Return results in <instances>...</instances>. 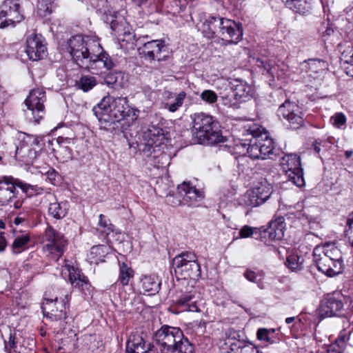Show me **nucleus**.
<instances>
[{"mask_svg":"<svg viewBox=\"0 0 353 353\" xmlns=\"http://www.w3.org/2000/svg\"><path fill=\"white\" fill-rule=\"evenodd\" d=\"M313 255L316 256L327 257L335 261H343L342 253L334 243H326L315 247Z\"/></svg>","mask_w":353,"mask_h":353,"instance_id":"24","label":"nucleus"},{"mask_svg":"<svg viewBox=\"0 0 353 353\" xmlns=\"http://www.w3.org/2000/svg\"><path fill=\"white\" fill-rule=\"evenodd\" d=\"M248 131L252 138L250 140L249 144L236 145V150L240 154H245L247 152L250 158L262 159H265L272 154L274 149L273 140L263 128L261 129L254 124L250 126Z\"/></svg>","mask_w":353,"mask_h":353,"instance_id":"3","label":"nucleus"},{"mask_svg":"<svg viewBox=\"0 0 353 353\" xmlns=\"http://www.w3.org/2000/svg\"><path fill=\"white\" fill-rule=\"evenodd\" d=\"M340 60L347 74L353 77V49L350 46L345 49L341 53Z\"/></svg>","mask_w":353,"mask_h":353,"instance_id":"35","label":"nucleus"},{"mask_svg":"<svg viewBox=\"0 0 353 353\" xmlns=\"http://www.w3.org/2000/svg\"><path fill=\"white\" fill-rule=\"evenodd\" d=\"M46 92L43 88L32 89L25 101L28 108L26 117L30 121L39 123L45 114Z\"/></svg>","mask_w":353,"mask_h":353,"instance_id":"8","label":"nucleus"},{"mask_svg":"<svg viewBox=\"0 0 353 353\" xmlns=\"http://www.w3.org/2000/svg\"><path fill=\"white\" fill-rule=\"evenodd\" d=\"M282 170L289 179L298 187L305 185L303 169L301 167L300 157L295 154H288L280 159Z\"/></svg>","mask_w":353,"mask_h":353,"instance_id":"11","label":"nucleus"},{"mask_svg":"<svg viewBox=\"0 0 353 353\" xmlns=\"http://www.w3.org/2000/svg\"><path fill=\"white\" fill-rule=\"evenodd\" d=\"M46 176H47V179L52 184H55L57 178L58 176V174L54 170H53V169L49 170L46 173Z\"/></svg>","mask_w":353,"mask_h":353,"instance_id":"55","label":"nucleus"},{"mask_svg":"<svg viewBox=\"0 0 353 353\" xmlns=\"http://www.w3.org/2000/svg\"><path fill=\"white\" fill-rule=\"evenodd\" d=\"M331 121H332L334 125L340 128L341 125L345 123L346 118L343 114L337 113L331 117Z\"/></svg>","mask_w":353,"mask_h":353,"instance_id":"49","label":"nucleus"},{"mask_svg":"<svg viewBox=\"0 0 353 353\" xmlns=\"http://www.w3.org/2000/svg\"><path fill=\"white\" fill-rule=\"evenodd\" d=\"M192 132L201 141L209 144L222 142L223 137L219 129V125L213 118L203 112L192 116Z\"/></svg>","mask_w":353,"mask_h":353,"instance_id":"5","label":"nucleus"},{"mask_svg":"<svg viewBox=\"0 0 353 353\" xmlns=\"http://www.w3.org/2000/svg\"><path fill=\"white\" fill-rule=\"evenodd\" d=\"M209 29L212 34L219 32L223 39L229 43H236L243 35V29L241 23L223 18L211 17L208 20Z\"/></svg>","mask_w":353,"mask_h":353,"instance_id":"7","label":"nucleus"},{"mask_svg":"<svg viewBox=\"0 0 353 353\" xmlns=\"http://www.w3.org/2000/svg\"><path fill=\"white\" fill-rule=\"evenodd\" d=\"M126 97H114L110 95L104 97L97 106L93 108V112L100 121L115 123L130 117L131 120L137 119L134 110L131 109Z\"/></svg>","mask_w":353,"mask_h":353,"instance_id":"1","label":"nucleus"},{"mask_svg":"<svg viewBox=\"0 0 353 353\" xmlns=\"http://www.w3.org/2000/svg\"><path fill=\"white\" fill-rule=\"evenodd\" d=\"M121 77V74L119 72H109L104 79L105 83L110 86L116 87L119 85V79Z\"/></svg>","mask_w":353,"mask_h":353,"instance_id":"45","label":"nucleus"},{"mask_svg":"<svg viewBox=\"0 0 353 353\" xmlns=\"http://www.w3.org/2000/svg\"><path fill=\"white\" fill-rule=\"evenodd\" d=\"M303 259L297 254H291L287 258L286 265L292 270H299L303 268Z\"/></svg>","mask_w":353,"mask_h":353,"instance_id":"42","label":"nucleus"},{"mask_svg":"<svg viewBox=\"0 0 353 353\" xmlns=\"http://www.w3.org/2000/svg\"><path fill=\"white\" fill-rule=\"evenodd\" d=\"M133 276V270L128 267L126 263H123L119 268L118 281L120 282L122 285H127L130 279L132 278Z\"/></svg>","mask_w":353,"mask_h":353,"instance_id":"38","label":"nucleus"},{"mask_svg":"<svg viewBox=\"0 0 353 353\" xmlns=\"http://www.w3.org/2000/svg\"><path fill=\"white\" fill-rule=\"evenodd\" d=\"M104 247L103 245L94 246L91 248L90 255H97L103 252Z\"/></svg>","mask_w":353,"mask_h":353,"instance_id":"58","label":"nucleus"},{"mask_svg":"<svg viewBox=\"0 0 353 353\" xmlns=\"http://www.w3.org/2000/svg\"><path fill=\"white\" fill-rule=\"evenodd\" d=\"M111 28L115 31L117 33H118L119 34H120V33L123 31V34H128L130 35V31L128 30H125V28H124L123 29L121 28L122 27V25H119L118 22L117 21H112L111 23Z\"/></svg>","mask_w":353,"mask_h":353,"instance_id":"53","label":"nucleus"},{"mask_svg":"<svg viewBox=\"0 0 353 353\" xmlns=\"http://www.w3.org/2000/svg\"><path fill=\"white\" fill-rule=\"evenodd\" d=\"M175 274L180 276L182 285L195 283L201 276V268L196 254L184 252L176 256L172 261Z\"/></svg>","mask_w":353,"mask_h":353,"instance_id":"4","label":"nucleus"},{"mask_svg":"<svg viewBox=\"0 0 353 353\" xmlns=\"http://www.w3.org/2000/svg\"><path fill=\"white\" fill-rule=\"evenodd\" d=\"M25 142L26 143H30L31 145H37L39 143V139L37 137L28 136V140ZM15 154L17 157L22 159L23 161H28L37 157V151L30 147L28 144L21 143L19 146L17 147Z\"/></svg>","mask_w":353,"mask_h":353,"instance_id":"25","label":"nucleus"},{"mask_svg":"<svg viewBox=\"0 0 353 353\" xmlns=\"http://www.w3.org/2000/svg\"><path fill=\"white\" fill-rule=\"evenodd\" d=\"M241 203L246 206L256 207L261 204L259 197L255 195V192L253 190L248 191L242 197Z\"/></svg>","mask_w":353,"mask_h":353,"instance_id":"39","label":"nucleus"},{"mask_svg":"<svg viewBox=\"0 0 353 353\" xmlns=\"http://www.w3.org/2000/svg\"><path fill=\"white\" fill-rule=\"evenodd\" d=\"M154 346L139 335L130 336L126 345L127 353H155Z\"/></svg>","mask_w":353,"mask_h":353,"instance_id":"22","label":"nucleus"},{"mask_svg":"<svg viewBox=\"0 0 353 353\" xmlns=\"http://www.w3.org/2000/svg\"><path fill=\"white\" fill-rule=\"evenodd\" d=\"M30 241V236L29 233L23 232L17 234L11 246L12 252L19 254L25 250Z\"/></svg>","mask_w":353,"mask_h":353,"instance_id":"34","label":"nucleus"},{"mask_svg":"<svg viewBox=\"0 0 353 353\" xmlns=\"http://www.w3.org/2000/svg\"><path fill=\"white\" fill-rule=\"evenodd\" d=\"M185 97V93L184 92H179L176 94L173 103H166L165 104V108L171 112H176L182 105Z\"/></svg>","mask_w":353,"mask_h":353,"instance_id":"43","label":"nucleus"},{"mask_svg":"<svg viewBox=\"0 0 353 353\" xmlns=\"http://www.w3.org/2000/svg\"><path fill=\"white\" fill-rule=\"evenodd\" d=\"M71 139L59 137L57 139V146L54 148V156L61 162H67L72 158L71 149L67 145L70 143Z\"/></svg>","mask_w":353,"mask_h":353,"instance_id":"28","label":"nucleus"},{"mask_svg":"<svg viewBox=\"0 0 353 353\" xmlns=\"http://www.w3.org/2000/svg\"><path fill=\"white\" fill-rule=\"evenodd\" d=\"M72 285L81 290H88L90 286L88 280L84 275Z\"/></svg>","mask_w":353,"mask_h":353,"instance_id":"50","label":"nucleus"},{"mask_svg":"<svg viewBox=\"0 0 353 353\" xmlns=\"http://www.w3.org/2000/svg\"><path fill=\"white\" fill-rule=\"evenodd\" d=\"M194 284L190 283L182 285L180 292L176 295V299L174 300L176 305L184 307V310L190 312L198 311L195 300L196 292L194 286Z\"/></svg>","mask_w":353,"mask_h":353,"instance_id":"17","label":"nucleus"},{"mask_svg":"<svg viewBox=\"0 0 353 353\" xmlns=\"http://www.w3.org/2000/svg\"><path fill=\"white\" fill-rule=\"evenodd\" d=\"M285 228L284 219L281 216L272 221L269 227L263 232L265 236L268 235L270 240L278 241L283 237Z\"/></svg>","mask_w":353,"mask_h":353,"instance_id":"27","label":"nucleus"},{"mask_svg":"<svg viewBox=\"0 0 353 353\" xmlns=\"http://www.w3.org/2000/svg\"><path fill=\"white\" fill-rule=\"evenodd\" d=\"M256 62L259 67L263 68L269 74H273V66L270 61L258 59Z\"/></svg>","mask_w":353,"mask_h":353,"instance_id":"51","label":"nucleus"},{"mask_svg":"<svg viewBox=\"0 0 353 353\" xmlns=\"http://www.w3.org/2000/svg\"><path fill=\"white\" fill-rule=\"evenodd\" d=\"M327 68V63L321 59H310L307 63V72L313 79L321 77L325 73Z\"/></svg>","mask_w":353,"mask_h":353,"instance_id":"29","label":"nucleus"},{"mask_svg":"<svg viewBox=\"0 0 353 353\" xmlns=\"http://www.w3.org/2000/svg\"><path fill=\"white\" fill-rule=\"evenodd\" d=\"M325 353H342V351L338 345L332 344L327 347Z\"/></svg>","mask_w":353,"mask_h":353,"instance_id":"57","label":"nucleus"},{"mask_svg":"<svg viewBox=\"0 0 353 353\" xmlns=\"http://www.w3.org/2000/svg\"><path fill=\"white\" fill-rule=\"evenodd\" d=\"M97 50L92 51V53L88 57V63H83L81 68L88 70H94L98 72L103 68L110 70L113 68L114 63L108 54L101 51L97 52Z\"/></svg>","mask_w":353,"mask_h":353,"instance_id":"19","label":"nucleus"},{"mask_svg":"<svg viewBox=\"0 0 353 353\" xmlns=\"http://www.w3.org/2000/svg\"><path fill=\"white\" fill-rule=\"evenodd\" d=\"M201 98L207 103H213L216 101L217 95L214 91L206 90L201 94Z\"/></svg>","mask_w":353,"mask_h":353,"instance_id":"47","label":"nucleus"},{"mask_svg":"<svg viewBox=\"0 0 353 353\" xmlns=\"http://www.w3.org/2000/svg\"><path fill=\"white\" fill-rule=\"evenodd\" d=\"M96 85V79L92 76H83L77 82L79 88L84 92L90 90Z\"/></svg>","mask_w":353,"mask_h":353,"instance_id":"40","label":"nucleus"},{"mask_svg":"<svg viewBox=\"0 0 353 353\" xmlns=\"http://www.w3.org/2000/svg\"><path fill=\"white\" fill-rule=\"evenodd\" d=\"M26 52L30 59L38 61L46 56L47 48L40 34H31L26 40Z\"/></svg>","mask_w":353,"mask_h":353,"instance_id":"18","label":"nucleus"},{"mask_svg":"<svg viewBox=\"0 0 353 353\" xmlns=\"http://www.w3.org/2000/svg\"><path fill=\"white\" fill-rule=\"evenodd\" d=\"M67 268L69 272V280L72 285L77 282L79 279H80L81 276H83L80 270H75L73 267L68 265Z\"/></svg>","mask_w":353,"mask_h":353,"instance_id":"48","label":"nucleus"},{"mask_svg":"<svg viewBox=\"0 0 353 353\" xmlns=\"http://www.w3.org/2000/svg\"><path fill=\"white\" fill-rule=\"evenodd\" d=\"M345 234L353 247V212L351 213L347 218Z\"/></svg>","mask_w":353,"mask_h":353,"instance_id":"46","label":"nucleus"},{"mask_svg":"<svg viewBox=\"0 0 353 353\" xmlns=\"http://www.w3.org/2000/svg\"><path fill=\"white\" fill-rule=\"evenodd\" d=\"M21 205L22 202L19 199L14 201V207L15 208H19L21 206Z\"/></svg>","mask_w":353,"mask_h":353,"instance_id":"61","label":"nucleus"},{"mask_svg":"<svg viewBox=\"0 0 353 353\" xmlns=\"http://www.w3.org/2000/svg\"><path fill=\"white\" fill-rule=\"evenodd\" d=\"M345 298L339 292L328 294L322 301L319 314L323 318L340 316L344 307Z\"/></svg>","mask_w":353,"mask_h":353,"instance_id":"12","label":"nucleus"},{"mask_svg":"<svg viewBox=\"0 0 353 353\" xmlns=\"http://www.w3.org/2000/svg\"><path fill=\"white\" fill-rule=\"evenodd\" d=\"M243 275L249 281L256 283L260 289L265 288L263 282L264 273L263 271L256 272L251 270H247Z\"/></svg>","mask_w":353,"mask_h":353,"instance_id":"37","label":"nucleus"},{"mask_svg":"<svg viewBox=\"0 0 353 353\" xmlns=\"http://www.w3.org/2000/svg\"><path fill=\"white\" fill-rule=\"evenodd\" d=\"M99 224L105 229L104 232L107 234L111 231V225L108 223V221L105 219V216L103 214L99 215Z\"/></svg>","mask_w":353,"mask_h":353,"instance_id":"54","label":"nucleus"},{"mask_svg":"<svg viewBox=\"0 0 353 353\" xmlns=\"http://www.w3.org/2000/svg\"><path fill=\"white\" fill-rule=\"evenodd\" d=\"M134 3L137 4L138 6H141L142 3H145L147 0H132Z\"/></svg>","mask_w":353,"mask_h":353,"instance_id":"62","label":"nucleus"},{"mask_svg":"<svg viewBox=\"0 0 353 353\" xmlns=\"http://www.w3.org/2000/svg\"><path fill=\"white\" fill-rule=\"evenodd\" d=\"M16 185L23 189V185L14 183L12 179H5L0 181V205H7L18 198Z\"/></svg>","mask_w":353,"mask_h":353,"instance_id":"21","label":"nucleus"},{"mask_svg":"<svg viewBox=\"0 0 353 353\" xmlns=\"http://www.w3.org/2000/svg\"><path fill=\"white\" fill-rule=\"evenodd\" d=\"M177 190L183 203L188 205H193L202 198L201 193L189 182H183L178 185Z\"/></svg>","mask_w":353,"mask_h":353,"instance_id":"23","label":"nucleus"},{"mask_svg":"<svg viewBox=\"0 0 353 353\" xmlns=\"http://www.w3.org/2000/svg\"><path fill=\"white\" fill-rule=\"evenodd\" d=\"M277 113L279 117L288 121L292 128H299L303 123L301 109L294 102L286 100L279 106Z\"/></svg>","mask_w":353,"mask_h":353,"instance_id":"14","label":"nucleus"},{"mask_svg":"<svg viewBox=\"0 0 353 353\" xmlns=\"http://www.w3.org/2000/svg\"><path fill=\"white\" fill-rule=\"evenodd\" d=\"M274 330L270 329L268 330L267 328H259L257 331V338L260 341H264L265 342L273 343V339L271 338L270 335L274 334Z\"/></svg>","mask_w":353,"mask_h":353,"instance_id":"44","label":"nucleus"},{"mask_svg":"<svg viewBox=\"0 0 353 353\" xmlns=\"http://www.w3.org/2000/svg\"><path fill=\"white\" fill-rule=\"evenodd\" d=\"M233 92L234 97L236 100L245 101L251 97L252 88L246 82L236 81V83L233 85Z\"/></svg>","mask_w":353,"mask_h":353,"instance_id":"30","label":"nucleus"},{"mask_svg":"<svg viewBox=\"0 0 353 353\" xmlns=\"http://www.w3.org/2000/svg\"><path fill=\"white\" fill-rule=\"evenodd\" d=\"M139 54L148 61H163L167 57V48L163 40H152L138 49Z\"/></svg>","mask_w":353,"mask_h":353,"instance_id":"15","label":"nucleus"},{"mask_svg":"<svg viewBox=\"0 0 353 353\" xmlns=\"http://www.w3.org/2000/svg\"><path fill=\"white\" fill-rule=\"evenodd\" d=\"M68 50L78 65L81 67L83 63H88V57L92 51L101 50L100 44L88 37L76 35L72 37L68 41Z\"/></svg>","mask_w":353,"mask_h":353,"instance_id":"6","label":"nucleus"},{"mask_svg":"<svg viewBox=\"0 0 353 353\" xmlns=\"http://www.w3.org/2000/svg\"><path fill=\"white\" fill-rule=\"evenodd\" d=\"M161 353H193V347L183 332L176 327L163 325L154 334Z\"/></svg>","mask_w":353,"mask_h":353,"instance_id":"2","label":"nucleus"},{"mask_svg":"<svg viewBox=\"0 0 353 353\" xmlns=\"http://www.w3.org/2000/svg\"><path fill=\"white\" fill-rule=\"evenodd\" d=\"M293 11L305 14L311 9L310 0H282Z\"/></svg>","mask_w":353,"mask_h":353,"instance_id":"36","label":"nucleus"},{"mask_svg":"<svg viewBox=\"0 0 353 353\" xmlns=\"http://www.w3.org/2000/svg\"><path fill=\"white\" fill-rule=\"evenodd\" d=\"M54 0H37V11L43 17L52 13V6Z\"/></svg>","mask_w":353,"mask_h":353,"instance_id":"41","label":"nucleus"},{"mask_svg":"<svg viewBox=\"0 0 353 353\" xmlns=\"http://www.w3.org/2000/svg\"><path fill=\"white\" fill-rule=\"evenodd\" d=\"M314 149L316 152L319 153L321 150L319 145L317 143L314 145Z\"/></svg>","mask_w":353,"mask_h":353,"instance_id":"64","label":"nucleus"},{"mask_svg":"<svg viewBox=\"0 0 353 353\" xmlns=\"http://www.w3.org/2000/svg\"><path fill=\"white\" fill-rule=\"evenodd\" d=\"M143 292L149 295L154 294L160 288V283L156 276H143L141 280Z\"/></svg>","mask_w":353,"mask_h":353,"instance_id":"31","label":"nucleus"},{"mask_svg":"<svg viewBox=\"0 0 353 353\" xmlns=\"http://www.w3.org/2000/svg\"><path fill=\"white\" fill-rule=\"evenodd\" d=\"M143 137L145 142L142 150L147 156L155 152L157 148L164 144L165 140L163 130L156 126H152L145 130Z\"/></svg>","mask_w":353,"mask_h":353,"instance_id":"16","label":"nucleus"},{"mask_svg":"<svg viewBox=\"0 0 353 353\" xmlns=\"http://www.w3.org/2000/svg\"><path fill=\"white\" fill-rule=\"evenodd\" d=\"M68 213L66 202H51L48 207V214L56 219L64 218Z\"/></svg>","mask_w":353,"mask_h":353,"instance_id":"32","label":"nucleus"},{"mask_svg":"<svg viewBox=\"0 0 353 353\" xmlns=\"http://www.w3.org/2000/svg\"><path fill=\"white\" fill-rule=\"evenodd\" d=\"M42 242L43 251L54 259H58L64 252L67 244L64 236L57 232L51 226H48L43 234Z\"/></svg>","mask_w":353,"mask_h":353,"instance_id":"9","label":"nucleus"},{"mask_svg":"<svg viewBox=\"0 0 353 353\" xmlns=\"http://www.w3.org/2000/svg\"><path fill=\"white\" fill-rule=\"evenodd\" d=\"M5 349L7 353H11V350L15 347L14 337L10 336L8 341H5Z\"/></svg>","mask_w":353,"mask_h":353,"instance_id":"56","label":"nucleus"},{"mask_svg":"<svg viewBox=\"0 0 353 353\" xmlns=\"http://www.w3.org/2000/svg\"><path fill=\"white\" fill-rule=\"evenodd\" d=\"M68 296L65 299L58 301V298H45V301L42 304V310L44 316L54 321H59L66 318V305L68 302Z\"/></svg>","mask_w":353,"mask_h":353,"instance_id":"13","label":"nucleus"},{"mask_svg":"<svg viewBox=\"0 0 353 353\" xmlns=\"http://www.w3.org/2000/svg\"><path fill=\"white\" fill-rule=\"evenodd\" d=\"M318 270L328 276H334L342 272L343 261H335L327 257L313 255Z\"/></svg>","mask_w":353,"mask_h":353,"instance_id":"20","label":"nucleus"},{"mask_svg":"<svg viewBox=\"0 0 353 353\" xmlns=\"http://www.w3.org/2000/svg\"><path fill=\"white\" fill-rule=\"evenodd\" d=\"M294 317H288L285 319V323L288 324H290V323H292L294 321Z\"/></svg>","mask_w":353,"mask_h":353,"instance_id":"63","label":"nucleus"},{"mask_svg":"<svg viewBox=\"0 0 353 353\" xmlns=\"http://www.w3.org/2000/svg\"><path fill=\"white\" fill-rule=\"evenodd\" d=\"M7 246V242L3 232H0V252L5 250Z\"/></svg>","mask_w":353,"mask_h":353,"instance_id":"59","label":"nucleus"},{"mask_svg":"<svg viewBox=\"0 0 353 353\" xmlns=\"http://www.w3.org/2000/svg\"><path fill=\"white\" fill-rule=\"evenodd\" d=\"M253 190L255 192V195L260 199V202L263 203L272 194V187L266 180H263L256 185Z\"/></svg>","mask_w":353,"mask_h":353,"instance_id":"33","label":"nucleus"},{"mask_svg":"<svg viewBox=\"0 0 353 353\" xmlns=\"http://www.w3.org/2000/svg\"><path fill=\"white\" fill-rule=\"evenodd\" d=\"M26 219L25 217H20V216H17L14 219V223L16 224V225H19L21 223L23 222Z\"/></svg>","mask_w":353,"mask_h":353,"instance_id":"60","label":"nucleus"},{"mask_svg":"<svg viewBox=\"0 0 353 353\" xmlns=\"http://www.w3.org/2000/svg\"><path fill=\"white\" fill-rule=\"evenodd\" d=\"M256 230V228H253L248 225H244L239 231V234L241 238H248L251 236L254 231Z\"/></svg>","mask_w":353,"mask_h":353,"instance_id":"52","label":"nucleus"},{"mask_svg":"<svg viewBox=\"0 0 353 353\" xmlns=\"http://www.w3.org/2000/svg\"><path fill=\"white\" fill-rule=\"evenodd\" d=\"M240 341H233L231 338H228L222 347L225 353H259V350L252 344L242 345Z\"/></svg>","mask_w":353,"mask_h":353,"instance_id":"26","label":"nucleus"},{"mask_svg":"<svg viewBox=\"0 0 353 353\" xmlns=\"http://www.w3.org/2000/svg\"><path fill=\"white\" fill-rule=\"evenodd\" d=\"M24 19L20 0H4L1 5L0 28L14 26Z\"/></svg>","mask_w":353,"mask_h":353,"instance_id":"10","label":"nucleus"}]
</instances>
